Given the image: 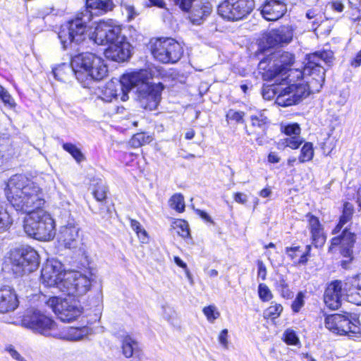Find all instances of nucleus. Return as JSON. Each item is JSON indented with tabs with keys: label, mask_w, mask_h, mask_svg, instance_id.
I'll return each instance as SVG.
<instances>
[{
	"label": "nucleus",
	"mask_w": 361,
	"mask_h": 361,
	"mask_svg": "<svg viewBox=\"0 0 361 361\" xmlns=\"http://www.w3.org/2000/svg\"><path fill=\"white\" fill-rule=\"evenodd\" d=\"M350 220H351L350 218H349L348 216H346L342 214V215L340 217L338 224L336 225V226L333 230V233L336 234V233H339L340 231L341 230V228L343 227V226L345 224H347L348 221H350Z\"/></svg>",
	"instance_id": "13d9d810"
},
{
	"label": "nucleus",
	"mask_w": 361,
	"mask_h": 361,
	"mask_svg": "<svg viewBox=\"0 0 361 361\" xmlns=\"http://www.w3.org/2000/svg\"><path fill=\"white\" fill-rule=\"evenodd\" d=\"M218 341L223 349L228 350L229 348L228 331L227 329L221 331L218 336Z\"/></svg>",
	"instance_id": "864d4df0"
},
{
	"label": "nucleus",
	"mask_w": 361,
	"mask_h": 361,
	"mask_svg": "<svg viewBox=\"0 0 361 361\" xmlns=\"http://www.w3.org/2000/svg\"><path fill=\"white\" fill-rule=\"evenodd\" d=\"M305 249H306V251L304 252H301V253L300 254V258L294 262L295 264H296V265L305 264L307 262V260H308L307 257L310 255L311 246L307 245Z\"/></svg>",
	"instance_id": "6e6d98bb"
},
{
	"label": "nucleus",
	"mask_w": 361,
	"mask_h": 361,
	"mask_svg": "<svg viewBox=\"0 0 361 361\" xmlns=\"http://www.w3.org/2000/svg\"><path fill=\"white\" fill-rule=\"evenodd\" d=\"M258 271L257 276L261 278L262 280H265L267 276V269L265 265L262 261H258L257 262Z\"/></svg>",
	"instance_id": "680f3d73"
},
{
	"label": "nucleus",
	"mask_w": 361,
	"mask_h": 361,
	"mask_svg": "<svg viewBox=\"0 0 361 361\" xmlns=\"http://www.w3.org/2000/svg\"><path fill=\"white\" fill-rule=\"evenodd\" d=\"M66 271L63 264L56 259L48 260L41 271L42 283L49 287H55Z\"/></svg>",
	"instance_id": "2eb2a0df"
},
{
	"label": "nucleus",
	"mask_w": 361,
	"mask_h": 361,
	"mask_svg": "<svg viewBox=\"0 0 361 361\" xmlns=\"http://www.w3.org/2000/svg\"><path fill=\"white\" fill-rule=\"evenodd\" d=\"M152 141V137L147 135L145 133H137L133 136L130 140V145L132 147L136 148L141 145L149 143Z\"/></svg>",
	"instance_id": "79ce46f5"
},
{
	"label": "nucleus",
	"mask_w": 361,
	"mask_h": 361,
	"mask_svg": "<svg viewBox=\"0 0 361 361\" xmlns=\"http://www.w3.org/2000/svg\"><path fill=\"white\" fill-rule=\"evenodd\" d=\"M283 310V306L281 304L273 302L264 311V317L271 319H276L281 315Z\"/></svg>",
	"instance_id": "a19ab883"
},
{
	"label": "nucleus",
	"mask_w": 361,
	"mask_h": 361,
	"mask_svg": "<svg viewBox=\"0 0 361 361\" xmlns=\"http://www.w3.org/2000/svg\"><path fill=\"white\" fill-rule=\"evenodd\" d=\"M294 61L293 55L289 52L277 51L260 61L258 65L262 78L281 84L286 80L288 86L279 90L276 103L281 106H288L298 104L308 96V87L303 78H295L290 81V66Z\"/></svg>",
	"instance_id": "f03ea898"
},
{
	"label": "nucleus",
	"mask_w": 361,
	"mask_h": 361,
	"mask_svg": "<svg viewBox=\"0 0 361 361\" xmlns=\"http://www.w3.org/2000/svg\"><path fill=\"white\" fill-rule=\"evenodd\" d=\"M244 116V113L242 111H235L233 110H230L227 114V118L231 120L235 121L237 122H240L243 121Z\"/></svg>",
	"instance_id": "bf43d9fd"
},
{
	"label": "nucleus",
	"mask_w": 361,
	"mask_h": 361,
	"mask_svg": "<svg viewBox=\"0 0 361 361\" xmlns=\"http://www.w3.org/2000/svg\"><path fill=\"white\" fill-rule=\"evenodd\" d=\"M121 350L125 357L130 358L134 354L139 353L141 351V348L135 338L130 335H126L121 341Z\"/></svg>",
	"instance_id": "a878e982"
},
{
	"label": "nucleus",
	"mask_w": 361,
	"mask_h": 361,
	"mask_svg": "<svg viewBox=\"0 0 361 361\" xmlns=\"http://www.w3.org/2000/svg\"><path fill=\"white\" fill-rule=\"evenodd\" d=\"M130 226L132 229L136 233L140 242L146 243L148 241V235L147 231L142 228V225L136 220H130Z\"/></svg>",
	"instance_id": "ea45409f"
},
{
	"label": "nucleus",
	"mask_w": 361,
	"mask_h": 361,
	"mask_svg": "<svg viewBox=\"0 0 361 361\" xmlns=\"http://www.w3.org/2000/svg\"><path fill=\"white\" fill-rule=\"evenodd\" d=\"M175 314V312L173 310L168 308L164 309L163 316L168 322H173Z\"/></svg>",
	"instance_id": "69168bd1"
},
{
	"label": "nucleus",
	"mask_w": 361,
	"mask_h": 361,
	"mask_svg": "<svg viewBox=\"0 0 361 361\" xmlns=\"http://www.w3.org/2000/svg\"><path fill=\"white\" fill-rule=\"evenodd\" d=\"M286 253L288 255V257L294 262L295 261L297 260V257L301 253V250L299 246L286 247Z\"/></svg>",
	"instance_id": "5fc2aeb1"
},
{
	"label": "nucleus",
	"mask_w": 361,
	"mask_h": 361,
	"mask_svg": "<svg viewBox=\"0 0 361 361\" xmlns=\"http://www.w3.org/2000/svg\"><path fill=\"white\" fill-rule=\"evenodd\" d=\"M306 17L308 19H314V21L312 22V28L314 30L317 29L322 18V14L319 12H317L315 10H309L306 13Z\"/></svg>",
	"instance_id": "603ef678"
},
{
	"label": "nucleus",
	"mask_w": 361,
	"mask_h": 361,
	"mask_svg": "<svg viewBox=\"0 0 361 361\" xmlns=\"http://www.w3.org/2000/svg\"><path fill=\"white\" fill-rule=\"evenodd\" d=\"M308 220V228L311 233L312 243L315 247L322 246L326 240V236L324 233L322 225L320 224L317 217L308 214L307 215Z\"/></svg>",
	"instance_id": "4be33fe9"
},
{
	"label": "nucleus",
	"mask_w": 361,
	"mask_h": 361,
	"mask_svg": "<svg viewBox=\"0 0 361 361\" xmlns=\"http://www.w3.org/2000/svg\"><path fill=\"white\" fill-rule=\"evenodd\" d=\"M93 274H92V276ZM94 279L92 277V288L94 286V288L97 290V295L95 297V307L94 310V318L92 317V320L94 319L96 321H99L102 310H103V296L102 293V283L101 281L99 280L98 281H95L94 284H93Z\"/></svg>",
	"instance_id": "c85d7f7f"
},
{
	"label": "nucleus",
	"mask_w": 361,
	"mask_h": 361,
	"mask_svg": "<svg viewBox=\"0 0 361 361\" xmlns=\"http://www.w3.org/2000/svg\"><path fill=\"white\" fill-rule=\"evenodd\" d=\"M314 157L313 145L311 142H305L300 150L298 160L300 163L310 161Z\"/></svg>",
	"instance_id": "e433bc0d"
},
{
	"label": "nucleus",
	"mask_w": 361,
	"mask_h": 361,
	"mask_svg": "<svg viewBox=\"0 0 361 361\" xmlns=\"http://www.w3.org/2000/svg\"><path fill=\"white\" fill-rule=\"evenodd\" d=\"M197 0H174L176 5L185 11H189V18L195 25H200L211 14L212 6L208 1Z\"/></svg>",
	"instance_id": "f8f14e48"
},
{
	"label": "nucleus",
	"mask_w": 361,
	"mask_h": 361,
	"mask_svg": "<svg viewBox=\"0 0 361 361\" xmlns=\"http://www.w3.org/2000/svg\"><path fill=\"white\" fill-rule=\"evenodd\" d=\"M67 280L74 281V286H70L68 290L69 293H74V295L80 296L85 294L90 286V280L78 271L68 274Z\"/></svg>",
	"instance_id": "5701e85b"
},
{
	"label": "nucleus",
	"mask_w": 361,
	"mask_h": 361,
	"mask_svg": "<svg viewBox=\"0 0 361 361\" xmlns=\"http://www.w3.org/2000/svg\"><path fill=\"white\" fill-rule=\"evenodd\" d=\"M293 37L292 30L287 26L271 30L264 35L262 39L263 47L269 49L281 43H288Z\"/></svg>",
	"instance_id": "dca6fc26"
},
{
	"label": "nucleus",
	"mask_w": 361,
	"mask_h": 361,
	"mask_svg": "<svg viewBox=\"0 0 361 361\" xmlns=\"http://www.w3.org/2000/svg\"><path fill=\"white\" fill-rule=\"evenodd\" d=\"M172 227L177 231L178 234L182 238H188L190 235L189 226L187 221L183 219H176L172 224Z\"/></svg>",
	"instance_id": "4c0bfd02"
},
{
	"label": "nucleus",
	"mask_w": 361,
	"mask_h": 361,
	"mask_svg": "<svg viewBox=\"0 0 361 361\" xmlns=\"http://www.w3.org/2000/svg\"><path fill=\"white\" fill-rule=\"evenodd\" d=\"M89 334L90 329L85 326L82 327H68L59 335L62 339L75 341L82 339L85 336H88Z\"/></svg>",
	"instance_id": "bb28decb"
},
{
	"label": "nucleus",
	"mask_w": 361,
	"mask_h": 361,
	"mask_svg": "<svg viewBox=\"0 0 361 361\" xmlns=\"http://www.w3.org/2000/svg\"><path fill=\"white\" fill-rule=\"evenodd\" d=\"M342 326L341 329H343L344 336L356 340L361 338V327L360 323L355 314L349 312L343 314Z\"/></svg>",
	"instance_id": "aec40b11"
},
{
	"label": "nucleus",
	"mask_w": 361,
	"mask_h": 361,
	"mask_svg": "<svg viewBox=\"0 0 361 361\" xmlns=\"http://www.w3.org/2000/svg\"><path fill=\"white\" fill-rule=\"evenodd\" d=\"M47 304L63 322L76 319L82 312V307L72 298H50Z\"/></svg>",
	"instance_id": "1a4fd4ad"
},
{
	"label": "nucleus",
	"mask_w": 361,
	"mask_h": 361,
	"mask_svg": "<svg viewBox=\"0 0 361 361\" xmlns=\"http://www.w3.org/2000/svg\"><path fill=\"white\" fill-rule=\"evenodd\" d=\"M343 314H334L325 317L324 324L327 329L334 334L343 335L344 330L342 326Z\"/></svg>",
	"instance_id": "cd10ccee"
},
{
	"label": "nucleus",
	"mask_w": 361,
	"mask_h": 361,
	"mask_svg": "<svg viewBox=\"0 0 361 361\" xmlns=\"http://www.w3.org/2000/svg\"><path fill=\"white\" fill-rule=\"evenodd\" d=\"M0 99L4 103L5 105H8L10 107H13L15 105V102L12 97L8 92V91L0 85Z\"/></svg>",
	"instance_id": "8fccbe9b"
},
{
	"label": "nucleus",
	"mask_w": 361,
	"mask_h": 361,
	"mask_svg": "<svg viewBox=\"0 0 361 361\" xmlns=\"http://www.w3.org/2000/svg\"><path fill=\"white\" fill-rule=\"evenodd\" d=\"M233 199L239 204H245L247 202V195L241 192H235Z\"/></svg>",
	"instance_id": "0e129e2a"
},
{
	"label": "nucleus",
	"mask_w": 361,
	"mask_h": 361,
	"mask_svg": "<svg viewBox=\"0 0 361 361\" xmlns=\"http://www.w3.org/2000/svg\"><path fill=\"white\" fill-rule=\"evenodd\" d=\"M287 11L284 0H266L261 7V14L267 20H276Z\"/></svg>",
	"instance_id": "f3484780"
},
{
	"label": "nucleus",
	"mask_w": 361,
	"mask_h": 361,
	"mask_svg": "<svg viewBox=\"0 0 361 361\" xmlns=\"http://www.w3.org/2000/svg\"><path fill=\"white\" fill-rule=\"evenodd\" d=\"M114 4L111 0H92V16L93 14L102 15L112 11Z\"/></svg>",
	"instance_id": "2f4dec72"
},
{
	"label": "nucleus",
	"mask_w": 361,
	"mask_h": 361,
	"mask_svg": "<svg viewBox=\"0 0 361 361\" xmlns=\"http://www.w3.org/2000/svg\"><path fill=\"white\" fill-rule=\"evenodd\" d=\"M345 290L348 301L361 305V274L353 278L350 282V286Z\"/></svg>",
	"instance_id": "b1692460"
},
{
	"label": "nucleus",
	"mask_w": 361,
	"mask_h": 361,
	"mask_svg": "<svg viewBox=\"0 0 361 361\" xmlns=\"http://www.w3.org/2000/svg\"><path fill=\"white\" fill-rule=\"evenodd\" d=\"M123 84V76L120 80H111L105 85H92L94 89V94L97 98L109 102L113 99H121V101L126 102L128 99V89Z\"/></svg>",
	"instance_id": "9b49d317"
},
{
	"label": "nucleus",
	"mask_w": 361,
	"mask_h": 361,
	"mask_svg": "<svg viewBox=\"0 0 361 361\" xmlns=\"http://www.w3.org/2000/svg\"><path fill=\"white\" fill-rule=\"evenodd\" d=\"M283 132L286 136H294L300 135L301 129L298 123H292L286 126Z\"/></svg>",
	"instance_id": "3c124183"
},
{
	"label": "nucleus",
	"mask_w": 361,
	"mask_h": 361,
	"mask_svg": "<svg viewBox=\"0 0 361 361\" xmlns=\"http://www.w3.org/2000/svg\"><path fill=\"white\" fill-rule=\"evenodd\" d=\"M6 262L16 276H22L38 268L39 257L37 252L31 246L22 245L11 249Z\"/></svg>",
	"instance_id": "423d86ee"
},
{
	"label": "nucleus",
	"mask_w": 361,
	"mask_h": 361,
	"mask_svg": "<svg viewBox=\"0 0 361 361\" xmlns=\"http://www.w3.org/2000/svg\"><path fill=\"white\" fill-rule=\"evenodd\" d=\"M276 288L283 298L290 299L293 296V293L290 290L288 283L283 277L276 281Z\"/></svg>",
	"instance_id": "58836bf2"
},
{
	"label": "nucleus",
	"mask_w": 361,
	"mask_h": 361,
	"mask_svg": "<svg viewBox=\"0 0 361 361\" xmlns=\"http://www.w3.org/2000/svg\"><path fill=\"white\" fill-rule=\"evenodd\" d=\"M202 312L210 323H214L220 316V312L214 305H209L204 307Z\"/></svg>",
	"instance_id": "c03bdc74"
},
{
	"label": "nucleus",
	"mask_w": 361,
	"mask_h": 361,
	"mask_svg": "<svg viewBox=\"0 0 361 361\" xmlns=\"http://www.w3.org/2000/svg\"><path fill=\"white\" fill-rule=\"evenodd\" d=\"M79 229L75 226H67L63 227L59 233V240L68 248L74 247L75 241L78 237Z\"/></svg>",
	"instance_id": "393cba45"
},
{
	"label": "nucleus",
	"mask_w": 361,
	"mask_h": 361,
	"mask_svg": "<svg viewBox=\"0 0 361 361\" xmlns=\"http://www.w3.org/2000/svg\"><path fill=\"white\" fill-rule=\"evenodd\" d=\"M71 274H75V271H66L63 273V276L60 281H59L55 288L68 295H74V293H71L68 291L70 286H74V281H69L67 280L68 275Z\"/></svg>",
	"instance_id": "c9c22d12"
},
{
	"label": "nucleus",
	"mask_w": 361,
	"mask_h": 361,
	"mask_svg": "<svg viewBox=\"0 0 361 361\" xmlns=\"http://www.w3.org/2000/svg\"><path fill=\"white\" fill-rule=\"evenodd\" d=\"M71 67L78 82L85 88L90 85V57L89 53H82L74 56Z\"/></svg>",
	"instance_id": "4468645a"
},
{
	"label": "nucleus",
	"mask_w": 361,
	"mask_h": 361,
	"mask_svg": "<svg viewBox=\"0 0 361 361\" xmlns=\"http://www.w3.org/2000/svg\"><path fill=\"white\" fill-rule=\"evenodd\" d=\"M18 306L17 295L13 289L4 287L0 289V313L15 310Z\"/></svg>",
	"instance_id": "412c9836"
},
{
	"label": "nucleus",
	"mask_w": 361,
	"mask_h": 361,
	"mask_svg": "<svg viewBox=\"0 0 361 361\" xmlns=\"http://www.w3.org/2000/svg\"><path fill=\"white\" fill-rule=\"evenodd\" d=\"M355 242V234L345 229L341 236L332 238L329 250L332 251L334 247L341 245L342 255L351 259Z\"/></svg>",
	"instance_id": "6ab92c4d"
},
{
	"label": "nucleus",
	"mask_w": 361,
	"mask_h": 361,
	"mask_svg": "<svg viewBox=\"0 0 361 361\" xmlns=\"http://www.w3.org/2000/svg\"><path fill=\"white\" fill-rule=\"evenodd\" d=\"M150 73L145 69L140 70L123 75V84L128 89H135L136 99L140 106L153 111L158 106L164 89L161 83H152Z\"/></svg>",
	"instance_id": "20e7f679"
},
{
	"label": "nucleus",
	"mask_w": 361,
	"mask_h": 361,
	"mask_svg": "<svg viewBox=\"0 0 361 361\" xmlns=\"http://www.w3.org/2000/svg\"><path fill=\"white\" fill-rule=\"evenodd\" d=\"M254 0H226L218 8L219 14L228 20H239L251 13Z\"/></svg>",
	"instance_id": "9d476101"
},
{
	"label": "nucleus",
	"mask_w": 361,
	"mask_h": 361,
	"mask_svg": "<svg viewBox=\"0 0 361 361\" xmlns=\"http://www.w3.org/2000/svg\"><path fill=\"white\" fill-rule=\"evenodd\" d=\"M94 189L92 194L97 201L104 202L107 197L109 192L108 187L104 179L102 178H94Z\"/></svg>",
	"instance_id": "7c9ffc66"
},
{
	"label": "nucleus",
	"mask_w": 361,
	"mask_h": 361,
	"mask_svg": "<svg viewBox=\"0 0 361 361\" xmlns=\"http://www.w3.org/2000/svg\"><path fill=\"white\" fill-rule=\"evenodd\" d=\"M90 21V13H81L75 18L61 25L58 37L63 49H67L72 43L80 44L85 39L88 30L87 23Z\"/></svg>",
	"instance_id": "0eeeda50"
},
{
	"label": "nucleus",
	"mask_w": 361,
	"mask_h": 361,
	"mask_svg": "<svg viewBox=\"0 0 361 361\" xmlns=\"http://www.w3.org/2000/svg\"><path fill=\"white\" fill-rule=\"evenodd\" d=\"M94 25L92 40L101 45L110 43L104 50L105 56L116 62L127 61L131 56L132 47L126 37L121 35V25L113 20H102Z\"/></svg>",
	"instance_id": "7ed1b4c3"
},
{
	"label": "nucleus",
	"mask_w": 361,
	"mask_h": 361,
	"mask_svg": "<svg viewBox=\"0 0 361 361\" xmlns=\"http://www.w3.org/2000/svg\"><path fill=\"white\" fill-rule=\"evenodd\" d=\"M170 207L176 212L181 213L185 210L184 197L180 193L173 195L169 200Z\"/></svg>",
	"instance_id": "f704fd0d"
},
{
	"label": "nucleus",
	"mask_w": 361,
	"mask_h": 361,
	"mask_svg": "<svg viewBox=\"0 0 361 361\" xmlns=\"http://www.w3.org/2000/svg\"><path fill=\"white\" fill-rule=\"evenodd\" d=\"M266 110H262L251 115V124L253 127L258 128L262 131L265 130L269 125V120L266 115Z\"/></svg>",
	"instance_id": "473e14b6"
},
{
	"label": "nucleus",
	"mask_w": 361,
	"mask_h": 361,
	"mask_svg": "<svg viewBox=\"0 0 361 361\" xmlns=\"http://www.w3.org/2000/svg\"><path fill=\"white\" fill-rule=\"evenodd\" d=\"M350 220H351L350 218H349L348 216H346L342 214V215L340 217L338 224L336 225V226L333 230V233L336 234V233H339L340 231L341 230V228L343 227V226L345 224H347L348 221H350Z\"/></svg>",
	"instance_id": "4d7b16f0"
},
{
	"label": "nucleus",
	"mask_w": 361,
	"mask_h": 361,
	"mask_svg": "<svg viewBox=\"0 0 361 361\" xmlns=\"http://www.w3.org/2000/svg\"><path fill=\"white\" fill-rule=\"evenodd\" d=\"M281 158L275 152H270L268 155V161L271 164H276L280 161Z\"/></svg>",
	"instance_id": "338daca9"
},
{
	"label": "nucleus",
	"mask_w": 361,
	"mask_h": 361,
	"mask_svg": "<svg viewBox=\"0 0 361 361\" xmlns=\"http://www.w3.org/2000/svg\"><path fill=\"white\" fill-rule=\"evenodd\" d=\"M305 305V293L299 292L291 305V309L295 313L299 312Z\"/></svg>",
	"instance_id": "de8ad7c7"
},
{
	"label": "nucleus",
	"mask_w": 361,
	"mask_h": 361,
	"mask_svg": "<svg viewBox=\"0 0 361 361\" xmlns=\"http://www.w3.org/2000/svg\"><path fill=\"white\" fill-rule=\"evenodd\" d=\"M150 50L154 58L163 63H176L183 54L181 45L172 38L152 39Z\"/></svg>",
	"instance_id": "6e6552de"
},
{
	"label": "nucleus",
	"mask_w": 361,
	"mask_h": 361,
	"mask_svg": "<svg viewBox=\"0 0 361 361\" xmlns=\"http://www.w3.org/2000/svg\"><path fill=\"white\" fill-rule=\"evenodd\" d=\"M332 58V52L326 51L310 54L303 71L297 68L290 71V80H293L295 78H303L308 87V95L319 92L324 82L325 70L322 63H331Z\"/></svg>",
	"instance_id": "39448f33"
},
{
	"label": "nucleus",
	"mask_w": 361,
	"mask_h": 361,
	"mask_svg": "<svg viewBox=\"0 0 361 361\" xmlns=\"http://www.w3.org/2000/svg\"><path fill=\"white\" fill-rule=\"evenodd\" d=\"M351 65L354 67H358L361 65V50L356 54L355 59L351 61Z\"/></svg>",
	"instance_id": "774afa93"
},
{
	"label": "nucleus",
	"mask_w": 361,
	"mask_h": 361,
	"mask_svg": "<svg viewBox=\"0 0 361 361\" xmlns=\"http://www.w3.org/2000/svg\"><path fill=\"white\" fill-rule=\"evenodd\" d=\"M343 283L340 281L331 282L326 288L324 300L330 309L336 310L341 305V298L343 295Z\"/></svg>",
	"instance_id": "a211bd4d"
},
{
	"label": "nucleus",
	"mask_w": 361,
	"mask_h": 361,
	"mask_svg": "<svg viewBox=\"0 0 361 361\" xmlns=\"http://www.w3.org/2000/svg\"><path fill=\"white\" fill-rule=\"evenodd\" d=\"M304 142L300 135L294 136H287L286 138L281 139L279 142V148L289 147L292 149H298Z\"/></svg>",
	"instance_id": "72a5a7b5"
},
{
	"label": "nucleus",
	"mask_w": 361,
	"mask_h": 361,
	"mask_svg": "<svg viewBox=\"0 0 361 361\" xmlns=\"http://www.w3.org/2000/svg\"><path fill=\"white\" fill-rule=\"evenodd\" d=\"M258 295L262 302H268L273 298V294L269 288L265 283H259L258 286Z\"/></svg>",
	"instance_id": "49530a36"
},
{
	"label": "nucleus",
	"mask_w": 361,
	"mask_h": 361,
	"mask_svg": "<svg viewBox=\"0 0 361 361\" xmlns=\"http://www.w3.org/2000/svg\"><path fill=\"white\" fill-rule=\"evenodd\" d=\"M63 149L69 152L78 163H80L85 159L81 151L71 143H64Z\"/></svg>",
	"instance_id": "37998d69"
},
{
	"label": "nucleus",
	"mask_w": 361,
	"mask_h": 361,
	"mask_svg": "<svg viewBox=\"0 0 361 361\" xmlns=\"http://www.w3.org/2000/svg\"><path fill=\"white\" fill-rule=\"evenodd\" d=\"M107 67L101 58L92 54V79L99 80L106 75Z\"/></svg>",
	"instance_id": "c756f323"
},
{
	"label": "nucleus",
	"mask_w": 361,
	"mask_h": 361,
	"mask_svg": "<svg viewBox=\"0 0 361 361\" xmlns=\"http://www.w3.org/2000/svg\"><path fill=\"white\" fill-rule=\"evenodd\" d=\"M129 20L134 19L138 13L136 12L133 6L131 5H123V6Z\"/></svg>",
	"instance_id": "052dcab7"
},
{
	"label": "nucleus",
	"mask_w": 361,
	"mask_h": 361,
	"mask_svg": "<svg viewBox=\"0 0 361 361\" xmlns=\"http://www.w3.org/2000/svg\"><path fill=\"white\" fill-rule=\"evenodd\" d=\"M284 341L288 345H298L300 343L299 338L295 332L292 329H287L283 334Z\"/></svg>",
	"instance_id": "09e8293b"
},
{
	"label": "nucleus",
	"mask_w": 361,
	"mask_h": 361,
	"mask_svg": "<svg viewBox=\"0 0 361 361\" xmlns=\"http://www.w3.org/2000/svg\"><path fill=\"white\" fill-rule=\"evenodd\" d=\"M13 224V219L6 211H0V233L8 230Z\"/></svg>",
	"instance_id": "a18cd8bd"
},
{
	"label": "nucleus",
	"mask_w": 361,
	"mask_h": 361,
	"mask_svg": "<svg viewBox=\"0 0 361 361\" xmlns=\"http://www.w3.org/2000/svg\"><path fill=\"white\" fill-rule=\"evenodd\" d=\"M354 212V208L353 204L349 202H345L343 205V212L342 214L349 218L352 219L353 214Z\"/></svg>",
	"instance_id": "e2e57ef3"
},
{
	"label": "nucleus",
	"mask_w": 361,
	"mask_h": 361,
	"mask_svg": "<svg viewBox=\"0 0 361 361\" xmlns=\"http://www.w3.org/2000/svg\"><path fill=\"white\" fill-rule=\"evenodd\" d=\"M22 324L46 336H56L52 333L56 329V323L39 311H34L31 314L25 315L22 319Z\"/></svg>",
	"instance_id": "ddd939ff"
},
{
	"label": "nucleus",
	"mask_w": 361,
	"mask_h": 361,
	"mask_svg": "<svg viewBox=\"0 0 361 361\" xmlns=\"http://www.w3.org/2000/svg\"><path fill=\"white\" fill-rule=\"evenodd\" d=\"M7 200L18 212L27 214L23 228L35 239L47 241L56 235L55 222L51 215L42 209L45 193L35 182L21 174L11 176L4 189Z\"/></svg>",
	"instance_id": "f257e3e1"
}]
</instances>
